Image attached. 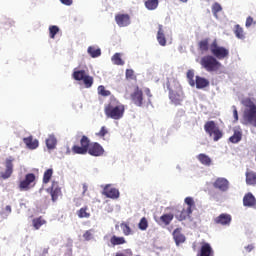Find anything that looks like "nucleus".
I'll return each mask as SVG.
<instances>
[{"label":"nucleus","instance_id":"51","mask_svg":"<svg viewBox=\"0 0 256 256\" xmlns=\"http://www.w3.org/2000/svg\"><path fill=\"white\" fill-rule=\"evenodd\" d=\"M251 25H256V22H254L253 17L249 16L246 19L245 27L247 29H249V27H251Z\"/></svg>","mask_w":256,"mask_h":256},{"label":"nucleus","instance_id":"14","mask_svg":"<svg viewBox=\"0 0 256 256\" xmlns=\"http://www.w3.org/2000/svg\"><path fill=\"white\" fill-rule=\"evenodd\" d=\"M231 221H233V218L230 214L222 213L218 217L215 218V223L217 225H222L224 227H229L231 225Z\"/></svg>","mask_w":256,"mask_h":256},{"label":"nucleus","instance_id":"32","mask_svg":"<svg viewBox=\"0 0 256 256\" xmlns=\"http://www.w3.org/2000/svg\"><path fill=\"white\" fill-rule=\"evenodd\" d=\"M120 229L126 237H129V235H133V230L131 229V227H129V224L125 222L120 224Z\"/></svg>","mask_w":256,"mask_h":256},{"label":"nucleus","instance_id":"31","mask_svg":"<svg viewBox=\"0 0 256 256\" xmlns=\"http://www.w3.org/2000/svg\"><path fill=\"white\" fill-rule=\"evenodd\" d=\"M144 5L148 11H155L159 7V0H147Z\"/></svg>","mask_w":256,"mask_h":256},{"label":"nucleus","instance_id":"49","mask_svg":"<svg viewBox=\"0 0 256 256\" xmlns=\"http://www.w3.org/2000/svg\"><path fill=\"white\" fill-rule=\"evenodd\" d=\"M115 256H133V251H131V249H126L122 252H117Z\"/></svg>","mask_w":256,"mask_h":256},{"label":"nucleus","instance_id":"40","mask_svg":"<svg viewBox=\"0 0 256 256\" xmlns=\"http://www.w3.org/2000/svg\"><path fill=\"white\" fill-rule=\"evenodd\" d=\"M148 227H149V222L147 221V218L145 217L141 218L140 222L138 223V229H140V231H147Z\"/></svg>","mask_w":256,"mask_h":256},{"label":"nucleus","instance_id":"53","mask_svg":"<svg viewBox=\"0 0 256 256\" xmlns=\"http://www.w3.org/2000/svg\"><path fill=\"white\" fill-rule=\"evenodd\" d=\"M134 71L132 69L126 70V79H133Z\"/></svg>","mask_w":256,"mask_h":256},{"label":"nucleus","instance_id":"23","mask_svg":"<svg viewBox=\"0 0 256 256\" xmlns=\"http://www.w3.org/2000/svg\"><path fill=\"white\" fill-rule=\"evenodd\" d=\"M23 141L28 149L33 150V149H37V147H39V140L33 139V136L24 138Z\"/></svg>","mask_w":256,"mask_h":256},{"label":"nucleus","instance_id":"29","mask_svg":"<svg viewBox=\"0 0 256 256\" xmlns=\"http://www.w3.org/2000/svg\"><path fill=\"white\" fill-rule=\"evenodd\" d=\"M87 75L85 70H80L75 68L72 73V77L75 81H83L84 77Z\"/></svg>","mask_w":256,"mask_h":256},{"label":"nucleus","instance_id":"2","mask_svg":"<svg viewBox=\"0 0 256 256\" xmlns=\"http://www.w3.org/2000/svg\"><path fill=\"white\" fill-rule=\"evenodd\" d=\"M144 93L147 98L143 96V90L136 87L134 92L131 94L132 103H134L136 107H143V105L149 107V105H151V98L153 97V95H151V90H149V88H145Z\"/></svg>","mask_w":256,"mask_h":256},{"label":"nucleus","instance_id":"26","mask_svg":"<svg viewBox=\"0 0 256 256\" xmlns=\"http://www.w3.org/2000/svg\"><path fill=\"white\" fill-rule=\"evenodd\" d=\"M246 175V185L254 186L256 185V172L248 170L245 173Z\"/></svg>","mask_w":256,"mask_h":256},{"label":"nucleus","instance_id":"6","mask_svg":"<svg viewBox=\"0 0 256 256\" xmlns=\"http://www.w3.org/2000/svg\"><path fill=\"white\" fill-rule=\"evenodd\" d=\"M204 129L210 137H213V141H219V139L223 137V133L221 130H219V127H217V124H215L213 121L206 122Z\"/></svg>","mask_w":256,"mask_h":256},{"label":"nucleus","instance_id":"58","mask_svg":"<svg viewBox=\"0 0 256 256\" xmlns=\"http://www.w3.org/2000/svg\"><path fill=\"white\" fill-rule=\"evenodd\" d=\"M107 212H108V213H112V212H113V207L108 206Z\"/></svg>","mask_w":256,"mask_h":256},{"label":"nucleus","instance_id":"37","mask_svg":"<svg viewBox=\"0 0 256 256\" xmlns=\"http://www.w3.org/2000/svg\"><path fill=\"white\" fill-rule=\"evenodd\" d=\"M111 61L114 65H124L125 64V62H123V59H121L120 53H115L112 56Z\"/></svg>","mask_w":256,"mask_h":256},{"label":"nucleus","instance_id":"52","mask_svg":"<svg viewBox=\"0 0 256 256\" xmlns=\"http://www.w3.org/2000/svg\"><path fill=\"white\" fill-rule=\"evenodd\" d=\"M232 110H233L234 123H237L239 121V112L237 111V107L232 106Z\"/></svg>","mask_w":256,"mask_h":256},{"label":"nucleus","instance_id":"27","mask_svg":"<svg viewBox=\"0 0 256 256\" xmlns=\"http://www.w3.org/2000/svg\"><path fill=\"white\" fill-rule=\"evenodd\" d=\"M234 35L237 39H240L241 41L245 40V30H243V27L241 25L236 24L234 26Z\"/></svg>","mask_w":256,"mask_h":256},{"label":"nucleus","instance_id":"21","mask_svg":"<svg viewBox=\"0 0 256 256\" xmlns=\"http://www.w3.org/2000/svg\"><path fill=\"white\" fill-rule=\"evenodd\" d=\"M46 147L49 149V151H53V149H56L57 147V137H55V134L48 135L46 139Z\"/></svg>","mask_w":256,"mask_h":256},{"label":"nucleus","instance_id":"57","mask_svg":"<svg viewBox=\"0 0 256 256\" xmlns=\"http://www.w3.org/2000/svg\"><path fill=\"white\" fill-rule=\"evenodd\" d=\"M82 189H83V195H85V193H87V189H88L87 184H83Z\"/></svg>","mask_w":256,"mask_h":256},{"label":"nucleus","instance_id":"41","mask_svg":"<svg viewBox=\"0 0 256 256\" xmlns=\"http://www.w3.org/2000/svg\"><path fill=\"white\" fill-rule=\"evenodd\" d=\"M51 177H53V169L50 168L44 172L43 183H49V181H51Z\"/></svg>","mask_w":256,"mask_h":256},{"label":"nucleus","instance_id":"13","mask_svg":"<svg viewBox=\"0 0 256 256\" xmlns=\"http://www.w3.org/2000/svg\"><path fill=\"white\" fill-rule=\"evenodd\" d=\"M213 187L225 193V191H229V180L223 177L217 178L213 183Z\"/></svg>","mask_w":256,"mask_h":256},{"label":"nucleus","instance_id":"16","mask_svg":"<svg viewBox=\"0 0 256 256\" xmlns=\"http://www.w3.org/2000/svg\"><path fill=\"white\" fill-rule=\"evenodd\" d=\"M50 195L52 197V201L55 202L57 199H59L61 195V187H59V183L57 182H52V186L49 189Z\"/></svg>","mask_w":256,"mask_h":256},{"label":"nucleus","instance_id":"9","mask_svg":"<svg viewBox=\"0 0 256 256\" xmlns=\"http://www.w3.org/2000/svg\"><path fill=\"white\" fill-rule=\"evenodd\" d=\"M115 23L118 27H129L131 25V16L125 13L115 15Z\"/></svg>","mask_w":256,"mask_h":256},{"label":"nucleus","instance_id":"47","mask_svg":"<svg viewBox=\"0 0 256 256\" xmlns=\"http://www.w3.org/2000/svg\"><path fill=\"white\" fill-rule=\"evenodd\" d=\"M184 203L187 205L186 209H193L195 207V201L192 197H186Z\"/></svg>","mask_w":256,"mask_h":256},{"label":"nucleus","instance_id":"18","mask_svg":"<svg viewBox=\"0 0 256 256\" xmlns=\"http://www.w3.org/2000/svg\"><path fill=\"white\" fill-rule=\"evenodd\" d=\"M243 205L244 207H255L256 205V199L253 193L248 192L247 194L244 195L243 197Z\"/></svg>","mask_w":256,"mask_h":256},{"label":"nucleus","instance_id":"7","mask_svg":"<svg viewBox=\"0 0 256 256\" xmlns=\"http://www.w3.org/2000/svg\"><path fill=\"white\" fill-rule=\"evenodd\" d=\"M169 99L173 105H181V103H183L185 95L180 85H178L175 90L169 88Z\"/></svg>","mask_w":256,"mask_h":256},{"label":"nucleus","instance_id":"48","mask_svg":"<svg viewBox=\"0 0 256 256\" xmlns=\"http://www.w3.org/2000/svg\"><path fill=\"white\" fill-rule=\"evenodd\" d=\"M93 230H87L84 234H83V239H85V241H91V239H93Z\"/></svg>","mask_w":256,"mask_h":256},{"label":"nucleus","instance_id":"1","mask_svg":"<svg viewBox=\"0 0 256 256\" xmlns=\"http://www.w3.org/2000/svg\"><path fill=\"white\" fill-rule=\"evenodd\" d=\"M104 113L108 119L119 121L120 119H123V115H125V106L115 98H112L110 103L105 105Z\"/></svg>","mask_w":256,"mask_h":256},{"label":"nucleus","instance_id":"44","mask_svg":"<svg viewBox=\"0 0 256 256\" xmlns=\"http://www.w3.org/2000/svg\"><path fill=\"white\" fill-rule=\"evenodd\" d=\"M57 33H59V26H57V25L49 26L50 39H54V37H55V35H57Z\"/></svg>","mask_w":256,"mask_h":256},{"label":"nucleus","instance_id":"43","mask_svg":"<svg viewBox=\"0 0 256 256\" xmlns=\"http://www.w3.org/2000/svg\"><path fill=\"white\" fill-rule=\"evenodd\" d=\"M80 145L81 147H83L84 149H86L87 151H89V147H91L89 138L87 136H83L80 140Z\"/></svg>","mask_w":256,"mask_h":256},{"label":"nucleus","instance_id":"20","mask_svg":"<svg viewBox=\"0 0 256 256\" xmlns=\"http://www.w3.org/2000/svg\"><path fill=\"white\" fill-rule=\"evenodd\" d=\"M241 139H243V131L241 128H234V133L229 138L230 143H239Z\"/></svg>","mask_w":256,"mask_h":256},{"label":"nucleus","instance_id":"30","mask_svg":"<svg viewBox=\"0 0 256 256\" xmlns=\"http://www.w3.org/2000/svg\"><path fill=\"white\" fill-rule=\"evenodd\" d=\"M110 243L111 245H113V247H115L117 245H125L127 241L125 240V237H119V236L113 235L110 238Z\"/></svg>","mask_w":256,"mask_h":256},{"label":"nucleus","instance_id":"8","mask_svg":"<svg viewBox=\"0 0 256 256\" xmlns=\"http://www.w3.org/2000/svg\"><path fill=\"white\" fill-rule=\"evenodd\" d=\"M102 188V194H104L108 199H119L121 194L119 189L113 187V184H106L105 186H102Z\"/></svg>","mask_w":256,"mask_h":256},{"label":"nucleus","instance_id":"55","mask_svg":"<svg viewBox=\"0 0 256 256\" xmlns=\"http://www.w3.org/2000/svg\"><path fill=\"white\" fill-rule=\"evenodd\" d=\"M253 249H255L253 244H249L248 246L245 247V250L247 251V253H251V251H253Z\"/></svg>","mask_w":256,"mask_h":256},{"label":"nucleus","instance_id":"39","mask_svg":"<svg viewBox=\"0 0 256 256\" xmlns=\"http://www.w3.org/2000/svg\"><path fill=\"white\" fill-rule=\"evenodd\" d=\"M82 81H83L86 89H91V87H93V76L86 74Z\"/></svg>","mask_w":256,"mask_h":256},{"label":"nucleus","instance_id":"46","mask_svg":"<svg viewBox=\"0 0 256 256\" xmlns=\"http://www.w3.org/2000/svg\"><path fill=\"white\" fill-rule=\"evenodd\" d=\"M98 93L102 96V97H109V95H111V92L107 89H105V86L100 85L98 87Z\"/></svg>","mask_w":256,"mask_h":256},{"label":"nucleus","instance_id":"42","mask_svg":"<svg viewBox=\"0 0 256 256\" xmlns=\"http://www.w3.org/2000/svg\"><path fill=\"white\" fill-rule=\"evenodd\" d=\"M72 151L73 153H76V155H86L89 153V151L84 149L82 146H73Z\"/></svg>","mask_w":256,"mask_h":256},{"label":"nucleus","instance_id":"34","mask_svg":"<svg viewBox=\"0 0 256 256\" xmlns=\"http://www.w3.org/2000/svg\"><path fill=\"white\" fill-rule=\"evenodd\" d=\"M45 219L38 217V218H34L32 221V225L33 227L38 230L41 229V227H43V225H45Z\"/></svg>","mask_w":256,"mask_h":256},{"label":"nucleus","instance_id":"38","mask_svg":"<svg viewBox=\"0 0 256 256\" xmlns=\"http://www.w3.org/2000/svg\"><path fill=\"white\" fill-rule=\"evenodd\" d=\"M223 11V7H221V4H219L218 2H215L213 5H212V13L214 15V17L216 19H218V13Z\"/></svg>","mask_w":256,"mask_h":256},{"label":"nucleus","instance_id":"50","mask_svg":"<svg viewBox=\"0 0 256 256\" xmlns=\"http://www.w3.org/2000/svg\"><path fill=\"white\" fill-rule=\"evenodd\" d=\"M107 133H109V130H107V127L102 126L100 131L98 133H96V135L98 137H105V135H107Z\"/></svg>","mask_w":256,"mask_h":256},{"label":"nucleus","instance_id":"4","mask_svg":"<svg viewBox=\"0 0 256 256\" xmlns=\"http://www.w3.org/2000/svg\"><path fill=\"white\" fill-rule=\"evenodd\" d=\"M243 119L245 125L256 127V105L252 101L248 102L244 110Z\"/></svg>","mask_w":256,"mask_h":256},{"label":"nucleus","instance_id":"12","mask_svg":"<svg viewBox=\"0 0 256 256\" xmlns=\"http://www.w3.org/2000/svg\"><path fill=\"white\" fill-rule=\"evenodd\" d=\"M88 153L92 157H102L103 153H105V149H103V146H101V144L95 142L90 145Z\"/></svg>","mask_w":256,"mask_h":256},{"label":"nucleus","instance_id":"24","mask_svg":"<svg viewBox=\"0 0 256 256\" xmlns=\"http://www.w3.org/2000/svg\"><path fill=\"white\" fill-rule=\"evenodd\" d=\"M173 239L177 246L181 245V243H185V235L181 233V229L177 228L174 230Z\"/></svg>","mask_w":256,"mask_h":256},{"label":"nucleus","instance_id":"59","mask_svg":"<svg viewBox=\"0 0 256 256\" xmlns=\"http://www.w3.org/2000/svg\"><path fill=\"white\" fill-rule=\"evenodd\" d=\"M181 3H187L189 0H179Z\"/></svg>","mask_w":256,"mask_h":256},{"label":"nucleus","instance_id":"15","mask_svg":"<svg viewBox=\"0 0 256 256\" xmlns=\"http://www.w3.org/2000/svg\"><path fill=\"white\" fill-rule=\"evenodd\" d=\"M193 213V209L183 208L182 211L176 213L175 218L178 221H185L187 219H191V214Z\"/></svg>","mask_w":256,"mask_h":256},{"label":"nucleus","instance_id":"3","mask_svg":"<svg viewBox=\"0 0 256 256\" xmlns=\"http://www.w3.org/2000/svg\"><path fill=\"white\" fill-rule=\"evenodd\" d=\"M200 65H202L203 69L208 71V73H213L221 69V62H219V60L212 55L202 57L200 60Z\"/></svg>","mask_w":256,"mask_h":256},{"label":"nucleus","instance_id":"33","mask_svg":"<svg viewBox=\"0 0 256 256\" xmlns=\"http://www.w3.org/2000/svg\"><path fill=\"white\" fill-rule=\"evenodd\" d=\"M175 216L171 213L169 214H163L161 217H160V221L161 223H163V225H170L171 224V221H173V218Z\"/></svg>","mask_w":256,"mask_h":256},{"label":"nucleus","instance_id":"11","mask_svg":"<svg viewBox=\"0 0 256 256\" xmlns=\"http://www.w3.org/2000/svg\"><path fill=\"white\" fill-rule=\"evenodd\" d=\"M13 161H15V158L13 157H8L6 158V161H5V171L4 172H1L0 175H1V178L2 179H9V177H11V175H13Z\"/></svg>","mask_w":256,"mask_h":256},{"label":"nucleus","instance_id":"56","mask_svg":"<svg viewBox=\"0 0 256 256\" xmlns=\"http://www.w3.org/2000/svg\"><path fill=\"white\" fill-rule=\"evenodd\" d=\"M5 211H6V215H11V206H9V205H7L6 207H5Z\"/></svg>","mask_w":256,"mask_h":256},{"label":"nucleus","instance_id":"36","mask_svg":"<svg viewBox=\"0 0 256 256\" xmlns=\"http://www.w3.org/2000/svg\"><path fill=\"white\" fill-rule=\"evenodd\" d=\"M195 71L194 70H188L187 71V79L190 87H195Z\"/></svg>","mask_w":256,"mask_h":256},{"label":"nucleus","instance_id":"5","mask_svg":"<svg viewBox=\"0 0 256 256\" xmlns=\"http://www.w3.org/2000/svg\"><path fill=\"white\" fill-rule=\"evenodd\" d=\"M210 52L219 61H223V59H227L229 57V49L223 46H219L217 43V39L210 44Z\"/></svg>","mask_w":256,"mask_h":256},{"label":"nucleus","instance_id":"25","mask_svg":"<svg viewBox=\"0 0 256 256\" xmlns=\"http://www.w3.org/2000/svg\"><path fill=\"white\" fill-rule=\"evenodd\" d=\"M196 89H205V87H209V81L201 76H196L195 79Z\"/></svg>","mask_w":256,"mask_h":256},{"label":"nucleus","instance_id":"10","mask_svg":"<svg viewBox=\"0 0 256 256\" xmlns=\"http://www.w3.org/2000/svg\"><path fill=\"white\" fill-rule=\"evenodd\" d=\"M35 182V174L28 173L25 175V179L20 181L19 189L20 191H29L31 189V183Z\"/></svg>","mask_w":256,"mask_h":256},{"label":"nucleus","instance_id":"22","mask_svg":"<svg viewBox=\"0 0 256 256\" xmlns=\"http://www.w3.org/2000/svg\"><path fill=\"white\" fill-rule=\"evenodd\" d=\"M199 256H213V248L211 247V244L203 243L200 248Z\"/></svg>","mask_w":256,"mask_h":256},{"label":"nucleus","instance_id":"35","mask_svg":"<svg viewBox=\"0 0 256 256\" xmlns=\"http://www.w3.org/2000/svg\"><path fill=\"white\" fill-rule=\"evenodd\" d=\"M199 49L202 51V53H207L209 49H211V46H209V40L205 39L199 42Z\"/></svg>","mask_w":256,"mask_h":256},{"label":"nucleus","instance_id":"17","mask_svg":"<svg viewBox=\"0 0 256 256\" xmlns=\"http://www.w3.org/2000/svg\"><path fill=\"white\" fill-rule=\"evenodd\" d=\"M156 39L159 45H161V47H165V45H167V39L165 38V30H163V25L161 24L158 25V32H157Z\"/></svg>","mask_w":256,"mask_h":256},{"label":"nucleus","instance_id":"28","mask_svg":"<svg viewBox=\"0 0 256 256\" xmlns=\"http://www.w3.org/2000/svg\"><path fill=\"white\" fill-rule=\"evenodd\" d=\"M87 53L92 59H97V57H101V48H98L97 46H89Z\"/></svg>","mask_w":256,"mask_h":256},{"label":"nucleus","instance_id":"19","mask_svg":"<svg viewBox=\"0 0 256 256\" xmlns=\"http://www.w3.org/2000/svg\"><path fill=\"white\" fill-rule=\"evenodd\" d=\"M196 159H198L199 163H201V165H204L205 167H211V164L213 163V160H211V157L203 153L197 155Z\"/></svg>","mask_w":256,"mask_h":256},{"label":"nucleus","instance_id":"45","mask_svg":"<svg viewBox=\"0 0 256 256\" xmlns=\"http://www.w3.org/2000/svg\"><path fill=\"white\" fill-rule=\"evenodd\" d=\"M78 217L80 219H89V217H91V214H89L87 212V208H81L79 211H78Z\"/></svg>","mask_w":256,"mask_h":256},{"label":"nucleus","instance_id":"54","mask_svg":"<svg viewBox=\"0 0 256 256\" xmlns=\"http://www.w3.org/2000/svg\"><path fill=\"white\" fill-rule=\"evenodd\" d=\"M62 5H66L67 7H71L73 5V0H59Z\"/></svg>","mask_w":256,"mask_h":256}]
</instances>
